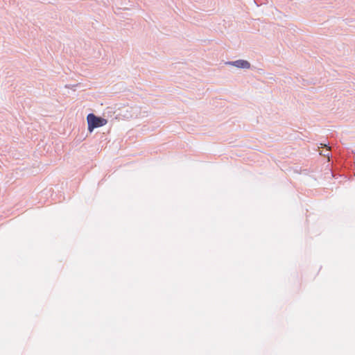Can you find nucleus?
<instances>
[{
  "label": "nucleus",
  "mask_w": 355,
  "mask_h": 355,
  "mask_svg": "<svg viewBox=\"0 0 355 355\" xmlns=\"http://www.w3.org/2000/svg\"><path fill=\"white\" fill-rule=\"evenodd\" d=\"M87 121L88 125V130L89 132H92L95 128L102 127L107 124V120L95 115L93 113H90L87 116Z\"/></svg>",
  "instance_id": "f257e3e1"
},
{
  "label": "nucleus",
  "mask_w": 355,
  "mask_h": 355,
  "mask_svg": "<svg viewBox=\"0 0 355 355\" xmlns=\"http://www.w3.org/2000/svg\"><path fill=\"white\" fill-rule=\"evenodd\" d=\"M226 64L234 66L239 69H250V63L245 60H237L236 61H229L226 62Z\"/></svg>",
  "instance_id": "f03ea898"
},
{
  "label": "nucleus",
  "mask_w": 355,
  "mask_h": 355,
  "mask_svg": "<svg viewBox=\"0 0 355 355\" xmlns=\"http://www.w3.org/2000/svg\"><path fill=\"white\" fill-rule=\"evenodd\" d=\"M320 154L322 156L329 157V155H330L329 147H328V148L326 149V150L324 152H321Z\"/></svg>",
  "instance_id": "7ed1b4c3"
},
{
  "label": "nucleus",
  "mask_w": 355,
  "mask_h": 355,
  "mask_svg": "<svg viewBox=\"0 0 355 355\" xmlns=\"http://www.w3.org/2000/svg\"><path fill=\"white\" fill-rule=\"evenodd\" d=\"M321 145H322L324 146H327L326 144H321Z\"/></svg>",
  "instance_id": "20e7f679"
}]
</instances>
